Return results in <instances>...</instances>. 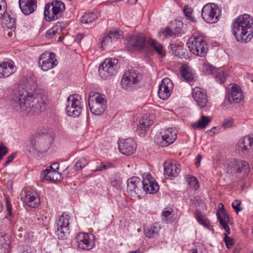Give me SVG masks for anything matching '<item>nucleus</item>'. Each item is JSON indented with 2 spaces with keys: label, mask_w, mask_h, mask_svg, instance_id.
Masks as SVG:
<instances>
[{
  "label": "nucleus",
  "mask_w": 253,
  "mask_h": 253,
  "mask_svg": "<svg viewBox=\"0 0 253 253\" xmlns=\"http://www.w3.org/2000/svg\"><path fill=\"white\" fill-rule=\"evenodd\" d=\"M46 99L36 85L27 84L19 86L14 101L17 111L28 115L44 111Z\"/></svg>",
  "instance_id": "nucleus-1"
},
{
  "label": "nucleus",
  "mask_w": 253,
  "mask_h": 253,
  "mask_svg": "<svg viewBox=\"0 0 253 253\" xmlns=\"http://www.w3.org/2000/svg\"><path fill=\"white\" fill-rule=\"evenodd\" d=\"M232 32L236 40L243 43L250 41L253 37V19L249 14L238 16L233 24Z\"/></svg>",
  "instance_id": "nucleus-2"
},
{
  "label": "nucleus",
  "mask_w": 253,
  "mask_h": 253,
  "mask_svg": "<svg viewBox=\"0 0 253 253\" xmlns=\"http://www.w3.org/2000/svg\"><path fill=\"white\" fill-rule=\"evenodd\" d=\"M224 169L227 173L235 174L240 178L246 177L250 171L249 163L244 160H234L230 163L224 165Z\"/></svg>",
  "instance_id": "nucleus-3"
},
{
  "label": "nucleus",
  "mask_w": 253,
  "mask_h": 253,
  "mask_svg": "<svg viewBox=\"0 0 253 253\" xmlns=\"http://www.w3.org/2000/svg\"><path fill=\"white\" fill-rule=\"evenodd\" d=\"M88 102L90 112L95 115H100L105 111L107 101L104 95L91 91L88 95Z\"/></svg>",
  "instance_id": "nucleus-4"
},
{
  "label": "nucleus",
  "mask_w": 253,
  "mask_h": 253,
  "mask_svg": "<svg viewBox=\"0 0 253 253\" xmlns=\"http://www.w3.org/2000/svg\"><path fill=\"white\" fill-rule=\"evenodd\" d=\"M65 9L63 2L54 0L50 5L46 4L44 7V15L47 21H51L59 18Z\"/></svg>",
  "instance_id": "nucleus-5"
},
{
  "label": "nucleus",
  "mask_w": 253,
  "mask_h": 253,
  "mask_svg": "<svg viewBox=\"0 0 253 253\" xmlns=\"http://www.w3.org/2000/svg\"><path fill=\"white\" fill-rule=\"evenodd\" d=\"M177 137V131L173 128L162 129L156 134L154 137L155 143L161 147H167L172 143Z\"/></svg>",
  "instance_id": "nucleus-6"
},
{
  "label": "nucleus",
  "mask_w": 253,
  "mask_h": 253,
  "mask_svg": "<svg viewBox=\"0 0 253 253\" xmlns=\"http://www.w3.org/2000/svg\"><path fill=\"white\" fill-rule=\"evenodd\" d=\"M187 44L189 50L196 55L203 57L207 52V44L202 37H191L189 39Z\"/></svg>",
  "instance_id": "nucleus-7"
},
{
  "label": "nucleus",
  "mask_w": 253,
  "mask_h": 253,
  "mask_svg": "<svg viewBox=\"0 0 253 253\" xmlns=\"http://www.w3.org/2000/svg\"><path fill=\"white\" fill-rule=\"evenodd\" d=\"M202 16L207 23H215L218 21L221 16V10L216 4L209 3L203 7Z\"/></svg>",
  "instance_id": "nucleus-8"
},
{
  "label": "nucleus",
  "mask_w": 253,
  "mask_h": 253,
  "mask_svg": "<svg viewBox=\"0 0 253 253\" xmlns=\"http://www.w3.org/2000/svg\"><path fill=\"white\" fill-rule=\"evenodd\" d=\"M217 216L220 224L226 232L224 234V238L226 246L228 249H231L234 245V241L232 238L228 236V235L230 233V229L228 225L229 221V216L224 209H219L217 211Z\"/></svg>",
  "instance_id": "nucleus-9"
},
{
  "label": "nucleus",
  "mask_w": 253,
  "mask_h": 253,
  "mask_svg": "<svg viewBox=\"0 0 253 253\" xmlns=\"http://www.w3.org/2000/svg\"><path fill=\"white\" fill-rule=\"evenodd\" d=\"M140 80V75L133 69L128 70L123 76L121 84L123 88L130 90L135 87Z\"/></svg>",
  "instance_id": "nucleus-10"
},
{
  "label": "nucleus",
  "mask_w": 253,
  "mask_h": 253,
  "mask_svg": "<svg viewBox=\"0 0 253 253\" xmlns=\"http://www.w3.org/2000/svg\"><path fill=\"white\" fill-rule=\"evenodd\" d=\"M81 97L78 94H73L67 98L66 111L69 116L78 117L82 110Z\"/></svg>",
  "instance_id": "nucleus-11"
},
{
  "label": "nucleus",
  "mask_w": 253,
  "mask_h": 253,
  "mask_svg": "<svg viewBox=\"0 0 253 253\" xmlns=\"http://www.w3.org/2000/svg\"><path fill=\"white\" fill-rule=\"evenodd\" d=\"M58 64L56 55L52 52L46 51L39 57V65L41 69L47 71L54 68Z\"/></svg>",
  "instance_id": "nucleus-12"
},
{
  "label": "nucleus",
  "mask_w": 253,
  "mask_h": 253,
  "mask_svg": "<svg viewBox=\"0 0 253 253\" xmlns=\"http://www.w3.org/2000/svg\"><path fill=\"white\" fill-rule=\"evenodd\" d=\"M69 215L64 212L59 217L56 222V230L55 233L59 239L63 240L69 234Z\"/></svg>",
  "instance_id": "nucleus-13"
},
{
  "label": "nucleus",
  "mask_w": 253,
  "mask_h": 253,
  "mask_svg": "<svg viewBox=\"0 0 253 253\" xmlns=\"http://www.w3.org/2000/svg\"><path fill=\"white\" fill-rule=\"evenodd\" d=\"M75 240L77 247L82 250H90L95 246V236L93 234L80 233Z\"/></svg>",
  "instance_id": "nucleus-14"
},
{
  "label": "nucleus",
  "mask_w": 253,
  "mask_h": 253,
  "mask_svg": "<svg viewBox=\"0 0 253 253\" xmlns=\"http://www.w3.org/2000/svg\"><path fill=\"white\" fill-rule=\"evenodd\" d=\"M7 4L4 0H0V19H3V24L10 29L16 27V16L13 13L6 12Z\"/></svg>",
  "instance_id": "nucleus-15"
},
{
  "label": "nucleus",
  "mask_w": 253,
  "mask_h": 253,
  "mask_svg": "<svg viewBox=\"0 0 253 253\" xmlns=\"http://www.w3.org/2000/svg\"><path fill=\"white\" fill-rule=\"evenodd\" d=\"M137 144L132 138H120L118 140V147L122 154L129 156L134 153L136 149Z\"/></svg>",
  "instance_id": "nucleus-16"
},
{
  "label": "nucleus",
  "mask_w": 253,
  "mask_h": 253,
  "mask_svg": "<svg viewBox=\"0 0 253 253\" xmlns=\"http://www.w3.org/2000/svg\"><path fill=\"white\" fill-rule=\"evenodd\" d=\"M237 150L245 155L253 154V135L241 138L237 143Z\"/></svg>",
  "instance_id": "nucleus-17"
},
{
  "label": "nucleus",
  "mask_w": 253,
  "mask_h": 253,
  "mask_svg": "<svg viewBox=\"0 0 253 253\" xmlns=\"http://www.w3.org/2000/svg\"><path fill=\"white\" fill-rule=\"evenodd\" d=\"M173 90V84L171 81L168 78H164L159 85L158 95L163 99H167L170 95Z\"/></svg>",
  "instance_id": "nucleus-18"
},
{
  "label": "nucleus",
  "mask_w": 253,
  "mask_h": 253,
  "mask_svg": "<svg viewBox=\"0 0 253 253\" xmlns=\"http://www.w3.org/2000/svg\"><path fill=\"white\" fill-rule=\"evenodd\" d=\"M128 47L136 49H142L145 47V38L142 33L131 35L128 40Z\"/></svg>",
  "instance_id": "nucleus-19"
},
{
  "label": "nucleus",
  "mask_w": 253,
  "mask_h": 253,
  "mask_svg": "<svg viewBox=\"0 0 253 253\" xmlns=\"http://www.w3.org/2000/svg\"><path fill=\"white\" fill-rule=\"evenodd\" d=\"M180 165L176 163L166 162L164 164V174L166 178L172 179L178 176L181 169Z\"/></svg>",
  "instance_id": "nucleus-20"
},
{
  "label": "nucleus",
  "mask_w": 253,
  "mask_h": 253,
  "mask_svg": "<svg viewBox=\"0 0 253 253\" xmlns=\"http://www.w3.org/2000/svg\"><path fill=\"white\" fill-rule=\"evenodd\" d=\"M244 98V94L240 87L236 84H234L228 90V100L231 103L240 102Z\"/></svg>",
  "instance_id": "nucleus-21"
},
{
  "label": "nucleus",
  "mask_w": 253,
  "mask_h": 253,
  "mask_svg": "<svg viewBox=\"0 0 253 253\" xmlns=\"http://www.w3.org/2000/svg\"><path fill=\"white\" fill-rule=\"evenodd\" d=\"M21 198L27 206L31 208L37 207L40 203V198L37 193L26 190L24 195L22 193Z\"/></svg>",
  "instance_id": "nucleus-22"
},
{
  "label": "nucleus",
  "mask_w": 253,
  "mask_h": 253,
  "mask_svg": "<svg viewBox=\"0 0 253 253\" xmlns=\"http://www.w3.org/2000/svg\"><path fill=\"white\" fill-rule=\"evenodd\" d=\"M127 191L131 195H137L141 191L143 183L140 179L137 177H132L127 181Z\"/></svg>",
  "instance_id": "nucleus-23"
},
{
  "label": "nucleus",
  "mask_w": 253,
  "mask_h": 253,
  "mask_svg": "<svg viewBox=\"0 0 253 253\" xmlns=\"http://www.w3.org/2000/svg\"><path fill=\"white\" fill-rule=\"evenodd\" d=\"M192 96L196 101L197 105L201 108L205 107L208 103L206 92L200 87H196L193 89Z\"/></svg>",
  "instance_id": "nucleus-24"
},
{
  "label": "nucleus",
  "mask_w": 253,
  "mask_h": 253,
  "mask_svg": "<svg viewBox=\"0 0 253 253\" xmlns=\"http://www.w3.org/2000/svg\"><path fill=\"white\" fill-rule=\"evenodd\" d=\"M19 7L26 15L33 13L37 8V0H19Z\"/></svg>",
  "instance_id": "nucleus-25"
},
{
  "label": "nucleus",
  "mask_w": 253,
  "mask_h": 253,
  "mask_svg": "<svg viewBox=\"0 0 253 253\" xmlns=\"http://www.w3.org/2000/svg\"><path fill=\"white\" fill-rule=\"evenodd\" d=\"M152 179L151 175L149 174L142 181V183H143L142 188L144 191L149 194L156 193L159 189L158 184L153 181Z\"/></svg>",
  "instance_id": "nucleus-26"
},
{
  "label": "nucleus",
  "mask_w": 253,
  "mask_h": 253,
  "mask_svg": "<svg viewBox=\"0 0 253 253\" xmlns=\"http://www.w3.org/2000/svg\"><path fill=\"white\" fill-rule=\"evenodd\" d=\"M99 75L103 80L108 79L111 76V58H106L99 65Z\"/></svg>",
  "instance_id": "nucleus-27"
},
{
  "label": "nucleus",
  "mask_w": 253,
  "mask_h": 253,
  "mask_svg": "<svg viewBox=\"0 0 253 253\" xmlns=\"http://www.w3.org/2000/svg\"><path fill=\"white\" fill-rule=\"evenodd\" d=\"M180 69L181 76L186 82H189L194 80L195 73L192 68L186 64H182Z\"/></svg>",
  "instance_id": "nucleus-28"
},
{
  "label": "nucleus",
  "mask_w": 253,
  "mask_h": 253,
  "mask_svg": "<svg viewBox=\"0 0 253 253\" xmlns=\"http://www.w3.org/2000/svg\"><path fill=\"white\" fill-rule=\"evenodd\" d=\"M65 25L63 23L58 22L51 29H49L46 33V38L48 39H52L60 36L65 30Z\"/></svg>",
  "instance_id": "nucleus-29"
},
{
  "label": "nucleus",
  "mask_w": 253,
  "mask_h": 253,
  "mask_svg": "<svg viewBox=\"0 0 253 253\" xmlns=\"http://www.w3.org/2000/svg\"><path fill=\"white\" fill-rule=\"evenodd\" d=\"M152 125V121L148 119L146 116L143 117L139 121L136 132L139 136H143L146 132V129Z\"/></svg>",
  "instance_id": "nucleus-30"
},
{
  "label": "nucleus",
  "mask_w": 253,
  "mask_h": 253,
  "mask_svg": "<svg viewBox=\"0 0 253 253\" xmlns=\"http://www.w3.org/2000/svg\"><path fill=\"white\" fill-rule=\"evenodd\" d=\"M15 72L12 64L3 62L0 64V78L8 77Z\"/></svg>",
  "instance_id": "nucleus-31"
},
{
  "label": "nucleus",
  "mask_w": 253,
  "mask_h": 253,
  "mask_svg": "<svg viewBox=\"0 0 253 253\" xmlns=\"http://www.w3.org/2000/svg\"><path fill=\"white\" fill-rule=\"evenodd\" d=\"M122 180L119 173L116 172L112 177V187L116 190L118 194L122 191Z\"/></svg>",
  "instance_id": "nucleus-32"
},
{
  "label": "nucleus",
  "mask_w": 253,
  "mask_h": 253,
  "mask_svg": "<svg viewBox=\"0 0 253 253\" xmlns=\"http://www.w3.org/2000/svg\"><path fill=\"white\" fill-rule=\"evenodd\" d=\"M211 121L210 117L202 115L198 121L192 124V126L194 129H203Z\"/></svg>",
  "instance_id": "nucleus-33"
},
{
  "label": "nucleus",
  "mask_w": 253,
  "mask_h": 253,
  "mask_svg": "<svg viewBox=\"0 0 253 253\" xmlns=\"http://www.w3.org/2000/svg\"><path fill=\"white\" fill-rule=\"evenodd\" d=\"M160 227L155 223L153 225L145 227L144 232L146 236L149 238H152L156 237L160 230Z\"/></svg>",
  "instance_id": "nucleus-34"
},
{
  "label": "nucleus",
  "mask_w": 253,
  "mask_h": 253,
  "mask_svg": "<svg viewBox=\"0 0 253 253\" xmlns=\"http://www.w3.org/2000/svg\"><path fill=\"white\" fill-rule=\"evenodd\" d=\"M59 173L56 170H52L51 169H46L43 170L42 173V176L43 179L49 180L51 181H56L58 179L57 176Z\"/></svg>",
  "instance_id": "nucleus-35"
},
{
  "label": "nucleus",
  "mask_w": 253,
  "mask_h": 253,
  "mask_svg": "<svg viewBox=\"0 0 253 253\" xmlns=\"http://www.w3.org/2000/svg\"><path fill=\"white\" fill-rule=\"evenodd\" d=\"M97 17V14L94 12H86L82 16L81 22L83 24H88L96 20Z\"/></svg>",
  "instance_id": "nucleus-36"
},
{
  "label": "nucleus",
  "mask_w": 253,
  "mask_h": 253,
  "mask_svg": "<svg viewBox=\"0 0 253 253\" xmlns=\"http://www.w3.org/2000/svg\"><path fill=\"white\" fill-rule=\"evenodd\" d=\"M148 43L152 47H153V49L159 55L161 56H165V54L163 50V46L162 44L153 39H150L148 41Z\"/></svg>",
  "instance_id": "nucleus-37"
},
{
  "label": "nucleus",
  "mask_w": 253,
  "mask_h": 253,
  "mask_svg": "<svg viewBox=\"0 0 253 253\" xmlns=\"http://www.w3.org/2000/svg\"><path fill=\"white\" fill-rule=\"evenodd\" d=\"M9 249V244L5 239V235L0 233V253H7Z\"/></svg>",
  "instance_id": "nucleus-38"
},
{
  "label": "nucleus",
  "mask_w": 253,
  "mask_h": 253,
  "mask_svg": "<svg viewBox=\"0 0 253 253\" xmlns=\"http://www.w3.org/2000/svg\"><path fill=\"white\" fill-rule=\"evenodd\" d=\"M201 70L206 74H214L217 70V68L212 66L209 63H204L201 68Z\"/></svg>",
  "instance_id": "nucleus-39"
},
{
  "label": "nucleus",
  "mask_w": 253,
  "mask_h": 253,
  "mask_svg": "<svg viewBox=\"0 0 253 253\" xmlns=\"http://www.w3.org/2000/svg\"><path fill=\"white\" fill-rule=\"evenodd\" d=\"M206 248L201 243L198 242L194 244V247L191 249L188 253H205Z\"/></svg>",
  "instance_id": "nucleus-40"
},
{
  "label": "nucleus",
  "mask_w": 253,
  "mask_h": 253,
  "mask_svg": "<svg viewBox=\"0 0 253 253\" xmlns=\"http://www.w3.org/2000/svg\"><path fill=\"white\" fill-rule=\"evenodd\" d=\"M88 162L84 157H82L78 160L73 167V169L76 171H79L83 169L87 164Z\"/></svg>",
  "instance_id": "nucleus-41"
},
{
  "label": "nucleus",
  "mask_w": 253,
  "mask_h": 253,
  "mask_svg": "<svg viewBox=\"0 0 253 253\" xmlns=\"http://www.w3.org/2000/svg\"><path fill=\"white\" fill-rule=\"evenodd\" d=\"M186 178L188 185L191 187H193L195 190H197L199 188V182L195 176H188Z\"/></svg>",
  "instance_id": "nucleus-42"
},
{
  "label": "nucleus",
  "mask_w": 253,
  "mask_h": 253,
  "mask_svg": "<svg viewBox=\"0 0 253 253\" xmlns=\"http://www.w3.org/2000/svg\"><path fill=\"white\" fill-rule=\"evenodd\" d=\"M183 13L187 18L192 22L196 21L195 18L192 16L193 10L187 5H185L183 9Z\"/></svg>",
  "instance_id": "nucleus-43"
},
{
  "label": "nucleus",
  "mask_w": 253,
  "mask_h": 253,
  "mask_svg": "<svg viewBox=\"0 0 253 253\" xmlns=\"http://www.w3.org/2000/svg\"><path fill=\"white\" fill-rule=\"evenodd\" d=\"M214 74H216L215 78L216 81L217 82H218L220 84H222L224 82L226 78V74L224 72H223L222 71H220L217 69V72L216 73H214Z\"/></svg>",
  "instance_id": "nucleus-44"
},
{
  "label": "nucleus",
  "mask_w": 253,
  "mask_h": 253,
  "mask_svg": "<svg viewBox=\"0 0 253 253\" xmlns=\"http://www.w3.org/2000/svg\"><path fill=\"white\" fill-rule=\"evenodd\" d=\"M196 217L197 221L200 224L207 228L210 226V224L209 221L203 218L200 211H196Z\"/></svg>",
  "instance_id": "nucleus-45"
},
{
  "label": "nucleus",
  "mask_w": 253,
  "mask_h": 253,
  "mask_svg": "<svg viewBox=\"0 0 253 253\" xmlns=\"http://www.w3.org/2000/svg\"><path fill=\"white\" fill-rule=\"evenodd\" d=\"M110 39H111V31H108L103 37L100 42L101 47H103L104 46L109 42Z\"/></svg>",
  "instance_id": "nucleus-46"
},
{
  "label": "nucleus",
  "mask_w": 253,
  "mask_h": 253,
  "mask_svg": "<svg viewBox=\"0 0 253 253\" xmlns=\"http://www.w3.org/2000/svg\"><path fill=\"white\" fill-rule=\"evenodd\" d=\"M171 214V209H165L162 213V219L164 221L167 222Z\"/></svg>",
  "instance_id": "nucleus-47"
},
{
  "label": "nucleus",
  "mask_w": 253,
  "mask_h": 253,
  "mask_svg": "<svg viewBox=\"0 0 253 253\" xmlns=\"http://www.w3.org/2000/svg\"><path fill=\"white\" fill-rule=\"evenodd\" d=\"M123 37V32L121 30H116L115 31H112V42L114 39H121Z\"/></svg>",
  "instance_id": "nucleus-48"
},
{
  "label": "nucleus",
  "mask_w": 253,
  "mask_h": 253,
  "mask_svg": "<svg viewBox=\"0 0 253 253\" xmlns=\"http://www.w3.org/2000/svg\"><path fill=\"white\" fill-rule=\"evenodd\" d=\"M241 204V201L239 200H236L232 203V208L234 209L236 213H238L239 211H242V209L240 208Z\"/></svg>",
  "instance_id": "nucleus-49"
},
{
  "label": "nucleus",
  "mask_w": 253,
  "mask_h": 253,
  "mask_svg": "<svg viewBox=\"0 0 253 253\" xmlns=\"http://www.w3.org/2000/svg\"><path fill=\"white\" fill-rule=\"evenodd\" d=\"M120 68V65L118 64V60L116 59H112V69H113L114 74L118 71ZM114 74V72L112 70V75Z\"/></svg>",
  "instance_id": "nucleus-50"
},
{
  "label": "nucleus",
  "mask_w": 253,
  "mask_h": 253,
  "mask_svg": "<svg viewBox=\"0 0 253 253\" xmlns=\"http://www.w3.org/2000/svg\"><path fill=\"white\" fill-rule=\"evenodd\" d=\"M234 120L232 118L226 119L222 123V126L224 127L229 128L233 126Z\"/></svg>",
  "instance_id": "nucleus-51"
},
{
  "label": "nucleus",
  "mask_w": 253,
  "mask_h": 253,
  "mask_svg": "<svg viewBox=\"0 0 253 253\" xmlns=\"http://www.w3.org/2000/svg\"><path fill=\"white\" fill-rule=\"evenodd\" d=\"M27 144L29 145L30 149H36V140L35 138L32 137L29 141H27Z\"/></svg>",
  "instance_id": "nucleus-52"
},
{
  "label": "nucleus",
  "mask_w": 253,
  "mask_h": 253,
  "mask_svg": "<svg viewBox=\"0 0 253 253\" xmlns=\"http://www.w3.org/2000/svg\"><path fill=\"white\" fill-rule=\"evenodd\" d=\"M8 152L7 148L5 146H0V160Z\"/></svg>",
  "instance_id": "nucleus-53"
},
{
  "label": "nucleus",
  "mask_w": 253,
  "mask_h": 253,
  "mask_svg": "<svg viewBox=\"0 0 253 253\" xmlns=\"http://www.w3.org/2000/svg\"><path fill=\"white\" fill-rule=\"evenodd\" d=\"M162 33L166 37L171 36L174 34L173 31L171 30L169 28H166Z\"/></svg>",
  "instance_id": "nucleus-54"
},
{
  "label": "nucleus",
  "mask_w": 253,
  "mask_h": 253,
  "mask_svg": "<svg viewBox=\"0 0 253 253\" xmlns=\"http://www.w3.org/2000/svg\"><path fill=\"white\" fill-rule=\"evenodd\" d=\"M176 26L174 28L173 32L174 34H178L181 31V27L182 25V23L181 21H178L177 22H175Z\"/></svg>",
  "instance_id": "nucleus-55"
},
{
  "label": "nucleus",
  "mask_w": 253,
  "mask_h": 253,
  "mask_svg": "<svg viewBox=\"0 0 253 253\" xmlns=\"http://www.w3.org/2000/svg\"><path fill=\"white\" fill-rule=\"evenodd\" d=\"M110 167V165L109 164L108 165L104 164L103 163H101L99 166H97L96 169V171H100L106 169H109Z\"/></svg>",
  "instance_id": "nucleus-56"
},
{
  "label": "nucleus",
  "mask_w": 253,
  "mask_h": 253,
  "mask_svg": "<svg viewBox=\"0 0 253 253\" xmlns=\"http://www.w3.org/2000/svg\"><path fill=\"white\" fill-rule=\"evenodd\" d=\"M16 154L15 153H12L10 155H9L6 159L3 165L5 166L8 164L12 162V161L14 159L15 157Z\"/></svg>",
  "instance_id": "nucleus-57"
},
{
  "label": "nucleus",
  "mask_w": 253,
  "mask_h": 253,
  "mask_svg": "<svg viewBox=\"0 0 253 253\" xmlns=\"http://www.w3.org/2000/svg\"><path fill=\"white\" fill-rule=\"evenodd\" d=\"M41 218V220H42V222H40V224H42L43 225H46V224L48 222V218L46 216H43V215H42L40 216V217H38V219L40 220V219Z\"/></svg>",
  "instance_id": "nucleus-58"
},
{
  "label": "nucleus",
  "mask_w": 253,
  "mask_h": 253,
  "mask_svg": "<svg viewBox=\"0 0 253 253\" xmlns=\"http://www.w3.org/2000/svg\"><path fill=\"white\" fill-rule=\"evenodd\" d=\"M36 249L31 247H27L26 249L22 253H36Z\"/></svg>",
  "instance_id": "nucleus-59"
},
{
  "label": "nucleus",
  "mask_w": 253,
  "mask_h": 253,
  "mask_svg": "<svg viewBox=\"0 0 253 253\" xmlns=\"http://www.w3.org/2000/svg\"><path fill=\"white\" fill-rule=\"evenodd\" d=\"M6 210L8 212V214L9 215H12V206L10 203L7 200L6 202Z\"/></svg>",
  "instance_id": "nucleus-60"
},
{
  "label": "nucleus",
  "mask_w": 253,
  "mask_h": 253,
  "mask_svg": "<svg viewBox=\"0 0 253 253\" xmlns=\"http://www.w3.org/2000/svg\"><path fill=\"white\" fill-rule=\"evenodd\" d=\"M59 164L58 163H55L49 166V169H51L52 170H56L59 169Z\"/></svg>",
  "instance_id": "nucleus-61"
},
{
  "label": "nucleus",
  "mask_w": 253,
  "mask_h": 253,
  "mask_svg": "<svg viewBox=\"0 0 253 253\" xmlns=\"http://www.w3.org/2000/svg\"><path fill=\"white\" fill-rule=\"evenodd\" d=\"M202 156L200 154H198L196 158V165L197 166H199L200 165L201 162L202 160Z\"/></svg>",
  "instance_id": "nucleus-62"
},
{
  "label": "nucleus",
  "mask_w": 253,
  "mask_h": 253,
  "mask_svg": "<svg viewBox=\"0 0 253 253\" xmlns=\"http://www.w3.org/2000/svg\"><path fill=\"white\" fill-rule=\"evenodd\" d=\"M137 1V0H128V3H130V4H134L136 3Z\"/></svg>",
  "instance_id": "nucleus-63"
},
{
  "label": "nucleus",
  "mask_w": 253,
  "mask_h": 253,
  "mask_svg": "<svg viewBox=\"0 0 253 253\" xmlns=\"http://www.w3.org/2000/svg\"><path fill=\"white\" fill-rule=\"evenodd\" d=\"M111 3V1L109 0H108L107 1H106L102 3L103 5H109Z\"/></svg>",
  "instance_id": "nucleus-64"
}]
</instances>
